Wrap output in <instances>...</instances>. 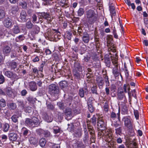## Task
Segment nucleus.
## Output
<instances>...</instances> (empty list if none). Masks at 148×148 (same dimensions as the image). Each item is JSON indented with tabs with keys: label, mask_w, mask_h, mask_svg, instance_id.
<instances>
[{
	"label": "nucleus",
	"mask_w": 148,
	"mask_h": 148,
	"mask_svg": "<svg viewBox=\"0 0 148 148\" xmlns=\"http://www.w3.org/2000/svg\"><path fill=\"white\" fill-rule=\"evenodd\" d=\"M97 126L100 127L101 129V132L103 134V135L105 136L107 141L109 142L111 141L112 138V133L108 129L106 128V123L101 119H99L97 122Z\"/></svg>",
	"instance_id": "obj_1"
},
{
	"label": "nucleus",
	"mask_w": 148,
	"mask_h": 148,
	"mask_svg": "<svg viewBox=\"0 0 148 148\" xmlns=\"http://www.w3.org/2000/svg\"><path fill=\"white\" fill-rule=\"evenodd\" d=\"M25 124L26 126L29 127H37L39 125V120L36 117H33L31 119L26 118L25 121Z\"/></svg>",
	"instance_id": "obj_2"
},
{
	"label": "nucleus",
	"mask_w": 148,
	"mask_h": 148,
	"mask_svg": "<svg viewBox=\"0 0 148 148\" xmlns=\"http://www.w3.org/2000/svg\"><path fill=\"white\" fill-rule=\"evenodd\" d=\"M118 58L116 56L112 58V61L113 64L115 67L113 69L112 73L115 76H117L119 74V71L118 69Z\"/></svg>",
	"instance_id": "obj_3"
},
{
	"label": "nucleus",
	"mask_w": 148,
	"mask_h": 148,
	"mask_svg": "<svg viewBox=\"0 0 148 148\" xmlns=\"http://www.w3.org/2000/svg\"><path fill=\"white\" fill-rule=\"evenodd\" d=\"M122 120L124 122L125 126L129 129L132 130V132H133L134 130H132L133 128L132 123L130 120V117L124 116Z\"/></svg>",
	"instance_id": "obj_4"
},
{
	"label": "nucleus",
	"mask_w": 148,
	"mask_h": 148,
	"mask_svg": "<svg viewBox=\"0 0 148 148\" xmlns=\"http://www.w3.org/2000/svg\"><path fill=\"white\" fill-rule=\"evenodd\" d=\"M87 20L90 23L93 22L96 19L95 14L93 10H90L86 12Z\"/></svg>",
	"instance_id": "obj_5"
},
{
	"label": "nucleus",
	"mask_w": 148,
	"mask_h": 148,
	"mask_svg": "<svg viewBox=\"0 0 148 148\" xmlns=\"http://www.w3.org/2000/svg\"><path fill=\"white\" fill-rule=\"evenodd\" d=\"M49 91L51 94H58L59 90L56 86L54 84H52L48 86Z\"/></svg>",
	"instance_id": "obj_6"
},
{
	"label": "nucleus",
	"mask_w": 148,
	"mask_h": 148,
	"mask_svg": "<svg viewBox=\"0 0 148 148\" xmlns=\"http://www.w3.org/2000/svg\"><path fill=\"white\" fill-rule=\"evenodd\" d=\"M3 23L4 26L8 28H11L13 25L12 20L9 17L5 18Z\"/></svg>",
	"instance_id": "obj_7"
},
{
	"label": "nucleus",
	"mask_w": 148,
	"mask_h": 148,
	"mask_svg": "<svg viewBox=\"0 0 148 148\" xmlns=\"http://www.w3.org/2000/svg\"><path fill=\"white\" fill-rule=\"evenodd\" d=\"M88 93L87 87L86 86H84V88H80L79 90V95L81 97H83L84 96V94L87 95Z\"/></svg>",
	"instance_id": "obj_8"
},
{
	"label": "nucleus",
	"mask_w": 148,
	"mask_h": 148,
	"mask_svg": "<svg viewBox=\"0 0 148 148\" xmlns=\"http://www.w3.org/2000/svg\"><path fill=\"white\" fill-rule=\"evenodd\" d=\"M4 74L5 75L8 77L11 78L12 80L15 79L16 77V75L15 73L10 71H5Z\"/></svg>",
	"instance_id": "obj_9"
},
{
	"label": "nucleus",
	"mask_w": 148,
	"mask_h": 148,
	"mask_svg": "<svg viewBox=\"0 0 148 148\" xmlns=\"http://www.w3.org/2000/svg\"><path fill=\"white\" fill-rule=\"evenodd\" d=\"M118 99L119 100H123L125 101L126 100V97L123 90H121L119 89L118 92Z\"/></svg>",
	"instance_id": "obj_10"
},
{
	"label": "nucleus",
	"mask_w": 148,
	"mask_h": 148,
	"mask_svg": "<svg viewBox=\"0 0 148 148\" xmlns=\"http://www.w3.org/2000/svg\"><path fill=\"white\" fill-rule=\"evenodd\" d=\"M18 135L15 133L12 132L8 134V138L9 140L11 141H16L18 138Z\"/></svg>",
	"instance_id": "obj_11"
},
{
	"label": "nucleus",
	"mask_w": 148,
	"mask_h": 148,
	"mask_svg": "<svg viewBox=\"0 0 148 148\" xmlns=\"http://www.w3.org/2000/svg\"><path fill=\"white\" fill-rule=\"evenodd\" d=\"M29 89L33 91H36L37 89L36 83L33 81L29 83Z\"/></svg>",
	"instance_id": "obj_12"
},
{
	"label": "nucleus",
	"mask_w": 148,
	"mask_h": 148,
	"mask_svg": "<svg viewBox=\"0 0 148 148\" xmlns=\"http://www.w3.org/2000/svg\"><path fill=\"white\" fill-rule=\"evenodd\" d=\"M41 16L44 18L46 19L48 23L51 21V18L50 15L48 13L45 12L41 13Z\"/></svg>",
	"instance_id": "obj_13"
},
{
	"label": "nucleus",
	"mask_w": 148,
	"mask_h": 148,
	"mask_svg": "<svg viewBox=\"0 0 148 148\" xmlns=\"http://www.w3.org/2000/svg\"><path fill=\"white\" fill-rule=\"evenodd\" d=\"M37 132L38 134L40 135L43 134L46 137L49 136L50 134V132L48 131H45L42 129H38L37 130Z\"/></svg>",
	"instance_id": "obj_14"
},
{
	"label": "nucleus",
	"mask_w": 148,
	"mask_h": 148,
	"mask_svg": "<svg viewBox=\"0 0 148 148\" xmlns=\"http://www.w3.org/2000/svg\"><path fill=\"white\" fill-rule=\"evenodd\" d=\"M90 40L89 34L87 32L84 33L82 37V40L85 43H88Z\"/></svg>",
	"instance_id": "obj_15"
},
{
	"label": "nucleus",
	"mask_w": 148,
	"mask_h": 148,
	"mask_svg": "<svg viewBox=\"0 0 148 148\" xmlns=\"http://www.w3.org/2000/svg\"><path fill=\"white\" fill-rule=\"evenodd\" d=\"M8 68L12 69H14L16 67L17 65L16 62H8L6 63Z\"/></svg>",
	"instance_id": "obj_16"
},
{
	"label": "nucleus",
	"mask_w": 148,
	"mask_h": 148,
	"mask_svg": "<svg viewBox=\"0 0 148 148\" xmlns=\"http://www.w3.org/2000/svg\"><path fill=\"white\" fill-rule=\"evenodd\" d=\"M51 32L53 33V34L52 35H50V36L52 37H54L55 38H60V33L57 30L53 29L52 31H51Z\"/></svg>",
	"instance_id": "obj_17"
},
{
	"label": "nucleus",
	"mask_w": 148,
	"mask_h": 148,
	"mask_svg": "<svg viewBox=\"0 0 148 148\" xmlns=\"http://www.w3.org/2000/svg\"><path fill=\"white\" fill-rule=\"evenodd\" d=\"M11 49L8 46H5L3 48V52L4 55H8L10 52Z\"/></svg>",
	"instance_id": "obj_18"
},
{
	"label": "nucleus",
	"mask_w": 148,
	"mask_h": 148,
	"mask_svg": "<svg viewBox=\"0 0 148 148\" xmlns=\"http://www.w3.org/2000/svg\"><path fill=\"white\" fill-rule=\"evenodd\" d=\"M96 81L97 84L98 86L100 87L102 86L103 84V82L102 77H98L96 79Z\"/></svg>",
	"instance_id": "obj_19"
},
{
	"label": "nucleus",
	"mask_w": 148,
	"mask_h": 148,
	"mask_svg": "<svg viewBox=\"0 0 148 148\" xmlns=\"http://www.w3.org/2000/svg\"><path fill=\"white\" fill-rule=\"evenodd\" d=\"M18 8L17 6L14 5L11 7V8L10 10V12L12 14H15L18 11Z\"/></svg>",
	"instance_id": "obj_20"
},
{
	"label": "nucleus",
	"mask_w": 148,
	"mask_h": 148,
	"mask_svg": "<svg viewBox=\"0 0 148 148\" xmlns=\"http://www.w3.org/2000/svg\"><path fill=\"white\" fill-rule=\"evenodd\" d=\"M27 14L25 11H22L20 14V18L24 22L26 21Z\"/></svg>",
	"instance_id": "obj_21"
},
{
	"label": "nucleus",
	"mask_w": 148,
	"mask_h": 148,
	"mask_svg": "<svg viewBox=\"0 0 148 148\" xmlns=\"http://www.w3.org/2000/svg\"><path fill=\"white\" fill-rule=\"evenodd\" d=\"M44 119L48 122H51L53 119V116H49L47 114H45L43 116Z\"/></svg>",
	"instance_id": "obj_22"
},
{
	"label": "nucleus",
	"mask_w": 148,
	"mask_h": 148,
	"mask_svg": "<svg viewBox=\"0 0 148 148\" xmlns=\"http://www.w3.org/2000/svg\"><path fill=\"white\" fill-rule=\"evenodd\" d=\"M105 62L106 64V66L108 67H110V61L108 55H106L104 58Z\"/></svg>",
	"instance_id": "obj_23"
},
{
	"label": "nucleus",
	"mask_w": 148,
	"mask_h": 148,
	"mask_svg": "<svg viewBox=\"0 0 148 148\" xmlns=\"http://www.w3.org/2000/svg\"><path fill=\"white\" fill-rule=\"evenodd\" d=\"M10 126L7 123H5L3 124V130L5 132H7L9 130Z\"/></svg>",
	"instance_id": "obj_24"
},
{
	"label": "nucleus",
	"mask_w": 148,
	"mask_h": 148,
	"mask_svg": "<svg viewBox=\"0 0 148 148\" xmlns=\"http://www.w3.org/2000/svg\"><path fill=\"white\" fill-rule=\"evenodd\" d=\"M29 141L31 144L34 145L36 144L37 143V141L36 139L32 136H31L30 137Z\"/></svg>",
	"instance_id": "obj_25"
},
{
	"label": "nucleus",
	"mask_w": 148,
	"mask_h": 148,
	"mask_svg": "<svg viewBox=\"0 0 148 148\" xmlns=\"http://www.w3.org/2000/svg\"><path fill=\"white\" fill-rule=\"evenodd\" d=\"M12 31L15 34H17L20 32V29L17 25H14L12 29Z\"/></svg>",
	"instance_id": "obj_26"
},
{
	"label": "nucleus",
	"mask_w": 148,
	"mask_h": 148,
	"mask_svg": "<svg viewBox=\"0 0 148 148\" xmlns=\"http://www.w3.org/2000/svg\"><path fill=\"white\" fill-rule=\"evenodd\" d=\"M8 106L9 108L11 110H14L16 107V104L14 103H9Z\"/></svg>",
	"instance_id": "obj_27"
},
{
	"label": "nucleus",
	"mask_w": 148,
	"mask_h": 148,
	"mask_svg": "<svg viewBox=\"0 0 148 148\" xmlns=\"http://www.w3.org/2000/svg\"><path fill=\"white\" fill-rule=\"evenodd\" d=\"M110 10L112 17V16H114L115 15L116 12L114 10V8L113 6L110 5Z\"/></svg>",
	"instance_id": "obj_28"
},
{
	"label": "nucleus",
	"mask_w": 148,
	"mask_h": 148,
	"mask_svg": "<svg viewBox=\"0 0 148 148\" xmlns=\"http://www.w3.org/2000/svg\"><path fill=\"white\" fill-rule=\"evenodd\" d=\"M59 85L62 88H63L67 86L68 84L67 82L65 81H63L60 82Z\"/></svg>",
	"instance_id": "obj_29"
},
{
	"label": "nucleus",
	"mask_w": 148,
	"mask_h": 148,
	"mask_svg": "<svg viewBox=\"0 0 148 148\" xmlns=\"http://www.w3.org/2000/svg\"><path fill=\"white\" fill-rule=\"evenodd\" d=\"M46 143V140L44 138H41L39 142L40 145L42 147L45 146Z\"/></svg>",
	"instance_id": "obj_30"
},
{
	"label": "nucleus",
	"mask_w": 148,
	"mask_h": 148,
	"mask_svg": "<svg viewBox=\"0 0 148 148\" xmlns=\"http://www.w3.org/2000/svg\"><path fill=\"white\" fill-rule=\"evenodd\" d=\"M33 24L30 21H28L26 24V27L29 29H31L33 27Z\"/></svg>",
	"instance_id": "obj_31"
},
{
	"label": "nucleus",
	"mask_w": 148,
	"mask_h": 148,
	"mask_svg": "<svg viewBox=\"0 0 148 148\" xmlns=\"http://www.w3.org/2000/svg\"><path fill=\"white\" fill-rule=\"evenodd\" d=\"M18 105L19 107L22 109H23L24 108V105L23 102L21 101H17Z\"/></svg>",
	"instance_id": "obj_32"
},
{
	"label": "nucleus",
	"mask_w": 148,
	"mask_h": 148,
	"mask_svg": "<svg viewBox=\"0 0 148 148\" xmlns=\"http://www.w3.org/2000/svg\"><path fill=\"white\" fill-rule=\"evenodd\" d=\"M77 148H84L85 145L83 144L82 142L78 141L77 143Z\"/></svg>",
	"instance_id": "obj_33"
},
{
	"label": "nucleus",
	"mask_w": 148,
	"mask_h": 148,
	"mask_svg": "<svg viewBox=\"0 0 148 148\" xmlns=\"http://www.w3.org/2000/svg\"><path fill=\"white\" fill-rule=\"evenodd\" d=\"M84 10L82 8H79L77 11L78 15L79 16L82 15L84 14Z\"/></svg>",
	"instance_id": "obj_34"
},
{
	"label": "nucleus",
	"mask_w": 148,
	"mask_h": 148,
	"mask_svg": "<svg viewBox=\"0 0 148 148\" xmlns=\"http://www.w3.org/2000/svg\"><path fill=\"white\" fill-rule=\"evenodd\" d=\"M122 128L121 127H119L115 129L116 133V134L120 135L122 131Z\"/></svg>",
	"instance_id": "obj_35"
},
{
	"label": "nucleus",
	"mask_w": 148,
	"mask_h": 148,
	"mask_svg": "<svg viewBox=\"0 0 148 148\" xmlns=\"http://www.w3.org/2000/svg\"><path fill=\"white\" fill-rule=\"evenodd\" d=\"M18 117L16 115H14L11 117V119L12 121L14 123H17L18 122Z\"/></svg>",
	"instance_id": "obj_36"
},
{
	"label": "nucleus",
	"mask_w": 148,
	"mask_h": 148,
	"mask_svg": "<svg viewBox=\"0 0 148 148\" xmlns=\"http://www.w3.org/2000/svg\"><path fill=\"white\" fill-rule=\"evenodd\" d=\"M19 4L24 9H25L27 8V4L26 2L25 1H22L21 2L19 3Z\"/></svg>",
	"instance_id": "obj_37"
},
{
	"label": "nucleus",
	"mask_w": 148,
	"mask_h": 148,
	"mask_svg": "<svg viewBox=\"0 0 148 148\" xmlns=\"http://www.w3.org/2000/svg\"><path fill=\"white\" fill-rule=\"evenodd\" d=\"M33 27L34 33L36 34L38 33L39 31V27L36 25L33 26Z\"/></svg>",
	"instance_id": "obj_38"
},
{
	"label": "nucleus",
	"mask_w": 148,
	"mask_h": 148,
	"mask_svg": "<svg viewBox=\"0 0 148 148\" xmlns=\"http://www.w3.org/2000/svg\"><path fill=\"white\" fill-rule=\"evenodd\" d=\"M97 87L96 86H93L91 88V91L93 93L97 94Z\"/></svg>",
	"instance_id": "obj_39"
},
{
	"label": "nucleus",
	"mask_w": 148,
	"mask_h": 148,
	"mask_svg": "<svg viewBox=\"0 0 148 148\" xmlns=\"http://www.w3.org/2000/svg\"><path fill=\"white\" fill-rule=\"evenodd\" d=\"M5 15V12L4 10L0 8V18H3Z\"/></svg>",
	"instance_id": "obj_40"
},
{
	"label": "nucleus",
	"mask_w": 148,
	"mask_h": 148,
	"mask_svg": "<svg viewBox=\"0 0 148 148\" xmlns=\"http://www.w3.org/2000/svg\"><path fill=\"white\" fill-rule=\"evenodd\" d=\"M53 131L55 133L57 134L59 133L60 130V128L59 127L57 126H54L53 127Z\"/></svg>",
	"instance_id": "obj_41"
},
{
	"label": "nucleus",
	"mask_w": 148,
	"mask_h": 148,
	"mask_svg": "<svg viewBox=\"0 0 148 148\" xmlns=\"http://www.w3.org/2000/svg\"><path fill=\"white\" fill-rule=\"evenodd\" d=\"M0 105L2 107H4L6 106V102L5 100L3 99H1L0 100Z\"/></svg>",
	"instance_id": "obj_42"
},
{
	"label": "nucleus",
	"mask_w": 148,
	"mask_h": 148,
	"mask_svg": "<svg viewBox=\"0 0 148 148\" xmlns=\"http://www.w3.org/2000/svg\"><path fill=\"white\" fill-rule=\"evenodd\" d=\"M28 100L30 102L33 103L36 101V99L30 96L28 98Z\"/></svg>",
	"instance_id": "obj_43"
},
{
	"label": "nucleus",
	"mask_w": 148,
	"mask_h": 148,
	"mask_svg": "<svg viewBox=\"0 0 148 148\" xmlns=\"http://www.w3.org/2000/svg\"><path fill=\"white\" fill-rule=\"evenodd\" d=\"M88 108L89 111L91 112H92L94 110V108L93 106V104L88 105Z\"/></svg>",
	"instance_id": "obj_44"
},
{
	"label": "nucleus",
	"mask_w": 148,
	"mask_h": 148,
	"mask_svg": "<svg viewBox=\"0 0 148 148\" xmlns=\"http://www.w3.org/2000/svg\"><path fill=\"white\" fill-rule=\"evenodd\" d=\"M93 100V98L92 97L89 98L87 101L88 105H92L93 104L92 101Z\"/></svg>",
	"instance_id": "obj_45"
},
{
	"label": "nucleus",
	"mask_w": 148,
	"mask_h": 148,
	"mask_svg": "<svg viewBox=\"0 0 148 148\" xmlns=\"http://www.w3.org/2000/svg\"><path fill=\"white\" fill-rule=\"evenodd\" d=\"M105 80V81L106 83V86H108L109 85V82L108 80V76L106 75L104 77Z\"/></svg>",
	"instance_id": "obj_46"
},
{
	"label": "nucleus",
	"mask_w": 148,
	"mask_h": 148,
	"mask_svg": "<svg viewBox=\"0 0 148 148\" xmlns=\"http://www.w3.org/2000/svg\"><path fill=\"white\" fill-rule=\"evenodd\" d=\"M57 105L60 108L63 109L64 108V104L62 101L58 102Z\"/></svg>",
	"instance_id": "obj_47"
},
{
	"label": "nucleus",
	"mask_w": 148,
	"mask_h": 148,
	"mask_svg": "<svg viewBox=\"0 0 148 148\" xmlns=\"http://www.w3.org/2000/svg\"><path fill=\"white\" fill-rule=\"evenodd\" d=\"M66 115L68 116H71L72 115L71 110L70 109L66 110Z\"/></svg>",
	"instance_id": "obj_48"
},
{
	"label": "nucleus",
	"mask_w": 148,
	"mask_h": 148,
	"mask_svg": "<svg viewBox=\"0 0 148 148\" xmlns=\"http://www.w3.org/2000/svg\"><path fill=\"white\" fill-rule=\"evenodd\" d=\"M5 80V79L4 76L1 75H0V84L3 83Z\"/></svg>",
	"instance_id": "obj_49"
},
{
	"label": "nucleus",
	"mask_w": 148,
	"mask_h": 148,
	"mask_svg": "<svg viewBox=\"0 0 148 148\" xmlns=\"http://www.w3.org/2000/svg\"><path fill=\"white\" fill-rule=\"evenodd\" d=\"M134 114L136 119H138L139 115L138 111L137 110H135L134 111Z\"/></svg>",
	"instance_id": "obj_50"
},
{
	"label": "nucleus",
	"mask_w": 148,
	"mask_h": 148,
	"mask_svg": "<svg viewBox=\"0 0 148 148\" xmlns=\"http://www.w3.org/2000/svg\"><path fill=\"white\" fill-rule=\"evenodd\" d=\"M91 122L94 125L96 123V118L95 116H93L91 119Z\"/></svg>",
	"instance_id": "obj_51"
},
{
	"label": "nucleus",
	"mask_w": 148,
	"mask_h": 148,
	"mask_svg": "<svg viewBox=\"0 0 148 148\" xmlns=\"http://www.w3.org/2000/svg\"><path fill=\"white\" fill-rule=\"evenodd\" d=\"M29 130L27 129L26 128H24V132L23 133V134L24 136H26L29 133Z\"/></svg>",
	"instance_id": "obj_52"
},
{
	"label": "nucleus",
	"mask_w": 148,
	"mask_h": 148,
	"mask_svg": "<svg viewBox=\"0 0 148 148\" xmlns=\"http://www.w3.org/2000/svg\"><path fill=\"white\" fill-rule=\"evenodd\" d=\"M74 66L75 68L78 69H80V68L81 67L79 63L78 62H75V64Z\"/></svg>",
	"instance_id": "obj_53"
},
{
	"label": "nucleus",
	"mask_w": 148,
	"mask_h": 148,
	"mask_svg": "<svg viewBox=\"0 0 148 148\" xmlns=\"http://www.w3.org/2000/svg\"><path fill=\"white\" fill-rule=\"evenodd\" d=\"M44 2H45V3H44L45 5H50L51 4V2L53 0H43Z\"/></svg>",
	"instance_id": "obj_54"
},
{
	"label": "nucleus",
	"mask_w": 148,
	"mask_h": 148,
	"mask_svg": "<svg viewBox=\"0 0 148 148\" xmlns=\"http://www.w3.org/2000/svg\"><path fill=\"white\" fill-rule=\"evenodd\" d=\"M2 139L4 140V141H5L8 139V137L7 135L3 134L1 135V137Z\"/></svg>",
	"instance_id": "obj_55"
},
{
	"label": "nucleus",
	"mask_w": 148,
	"mask_h": 148,
	"mask_svg": "<svg viewBox=\"0 0 148 148\" xmlns=\"http://www.w3.org/2000/svg\"><path fill=\"white\" fill-rule=\"evenodd\" d=\"M27 93V92L26 90H23L21 92V94L22 96H24Z\"/></svg>",
	"instance_id": "obj_56"
},
{
	"label": "nucleus",
	"mask_w": 148,
	"mask_h": 148,
	"mask_svg": "<svg viewBox=\"0 0 148 148\" xmlns=\"http://www.w3.org/2000/svg\"><path fill=\"white\" fill-rule=\"evenodd\" d=\"M112 119H115L116 117V114L114 112H112L110 115Z\"/></svg>",
	"instance_id": "obj_57"
},
{
	"label": "nucleus",
	"mask_w": 148,
	"mask_h": 148,
	"mask_svg": "<svg viewBox=\"0 0 148 148\" xmlns=\"http://www.w3.org/2000/svg\"><path fill=\"white\" fill-rule=\"evenodd\" d=\"M144 23L145 26L148 28V20L147 19H144Z\"/></svg>",
	"instance_id": "obj_58"
},
{
	"label": "nucleus",
	"mask_w": 148,
	"mask_h": 148,
	"mask_svg": "<svg viewBox=\"0 0 148 148\" xmlns=\"http://www.w3.org/2000/svg\"><path fill=\"white\" fill-rule=\"evenodd\" d=\"M124 62L125 61H126V63H130V60L128 57H125L124 58Z\"/></svg>",
	"instance_id": "obj_59"
},
{
	"label": "nucleus",
	"mask_w": 148,
	"mask_h": 148,
	"mask_svg": "<svg viewBox=\"0 0 148 148\" xmlns=\"http://www.w3.org/2000/svg\"><path fill=\"white\" fill-rule=\"evenodd\" d=\"M45 52L46 55H50L51 54V51L49 49H46L45 50Z\"/></svg>",
	"instance_id": "obj_60"
},
{
	"label": "nucleus",
	"mask_w": 148,
	"mask_h": 148,
	"mask_svg": "<svg viewBox=\"0 0 148 148\" xmlns=\"http://www.w3.org/2000/svg\"><path fill=\"white\" fill-rule=\"evenodd\" d=\"M34 52L40 53H43L41 49H35Z\"/></svg>",
	"instance_id": "obj_61"
},
{
	"label": "nucleus",
	"mask_w": 148,
	"mask_h": 148,
	"mask_svg": "<svg viewBox=\"0 0 148 148\" xmlns=\"http://www.w3.org/2000/svg\"><path fill=\"white\" fill-rule=\"evenodd\" d=\"M47 107L48 108L51 110L53 109V108H54V106H53L51 103L47 105Z\"/></svg>",
	"instance_id": "obj_62"
},
{
	"label": "nucleus",
	"mask_w": 148,
	"mask_h": 148,
	"mask_svg": "<svg viewBox=\"0 0 148 148\" xmlns=\"http://www.w3.org/2000/svg\"><path fill=\"white\" fill-rule=\"evenodd\" d=\"M39 58L38 56H36L33 59L32 61L34 62H36L39 61Z\"/></svg>",
	"instance_id": "obj_63"
},
{
	"label": "nucleus",
	"mask_w": 148,
	"mask_h": 148,
	"mask_svg": "<svg viewBox=\"0 0 148 148\" xmlns=\"http://www.w3.org/2000/svg\"><path fill=\"white\" fill-rule=\"evenodd\" d=\"M103 108L104 110L106 112L108 111V106L107 104H106L103 106Z\"/></svg>",
	"instance_id": "obj_64"
}]
</instances>
